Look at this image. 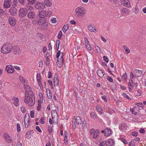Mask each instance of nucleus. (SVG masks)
Instances as JSON below:
<instances>
[{"instance_id":"nucleus-53","label":"nucleus","mask_w":146,"mask_h":146,"mask_svg":"<svg viewBox=\"0 0 146 146\" xmlns=\"http://www.w3.org/2000/svg\"><path fill=\"white\" fill-rule=\"evenodd\" d=\"M60 42L59 40L56 41V48L58 50L59 48Z\"/></svg>"},{"instance_id":"nucleus-43","label":"nucleus","mask_w":146,"mask_h":146,"mask_svg":"<svg viewBox=\"0 0 146 146\" xmlns=\"http://www.w3.org/2000/svg\"><path fill=\"white\" fill-rule=\"evenodd\" d=\"M120 140L124 144H127V141L125 139L121 138L120 139Z\"/></svg>"},{"instance_id":"nucleus-12","label":"nucleus","mask_w":146,"mask_h":146,"mask_svg":"<svg viewBox=\"0 0 146 146\" xmlns=\"http://www.w3.org/2000/svg\"><path fill=\"white\" fill-rule=\"evenodd\" d=\"M5 70L8 73H13L14 71V68L10 65L6 66Z\"/></svg>"},{"instance_id":"nucleus-6","label":"nucleus","mask_w":146,"mask_h":146,"mask_svg":"<svg viewBox=\"0 0 146 146\" xmlns=\"http://www.w3.org/2000/svg\"><path fill=\"white\" fill-rule=\"evenodd\" d=\"M73 126L75 127L76 125L79 126H80L81 124V120L79 116H77L76 117V119H74V120H73Z\"/></svg>"},{"instance_id":"nucleus-36","label":"nucleus","mask_w":146,"mask_h":146,"mask_svg":"<svg viewBox=\"0 0 146 146\" xmlns=\"http://www.w3.org/2000/svg\"><path fill=\"white\" fill-rule=\"evenodd\" d=\"M56 21L57 20L56 18L54 17L52 18L50 20V22L52 23H56Z\"/></svg>"},{"instance_id":"nucleus-15","label":"nucleus","mask_w":146,"mask_h":146,"mask_svg":"<svg viewBox=\"0 0 146 146\" xmlns=\"http://www.w3.org/2000/svg\"><path fill=\"white\" fill-rule=\"evenodd\" d=\"M24 87L25 89L26 90L25 95L26 93H27V95L32 94V92H31V89L29 85L27 84H25L24 85Z\"/></svg>"},{"instance_id":"nucleus-16","label":"nucleus","mask_w":146,"mask_h":146,"mask_svg":"<svg viewBox=\"0 0 146 146\" xmlns=\"http://www.w3.org/2000/svg\"><path fill=\"white\" fill-rule=\"evenodd\" d=\"M17 11V9L14 7H11L9 10L11 15L14 16L16 15Z\"/></svg>"},{"instance_id":"nucleus-37","label":"nucleus","mask_w":146,"mask_h":146,"mask_svg":"<svg viewBox=\"0 0 146 146\" xmlns=\"http://www.w3.org/2000/svg\"><path fill=\"white\" fill-rule=\"evenodd\" d=\"M29 4L32 5L36 1V0H27Z\"/></svg>"},{"instance_id":"nucleus-35","label":"nucleus","mask_w":146,"mask_h":146,"mask_svg":"<svg viewBox=\"0 0 146 146\" xmlns=\"http://www.w3.org/2000/svg\"><path fill=\"white\" fill-rule=\"evenodd\" d=\"M105 145L107 146L106 141H101L100 143V146H104Z\"/></svg>"},{"instance_id":"nucleus-20","label":"nucleus","mask_w":146,"mask_h":146,"mask_svg":"<svg viewBox=\"0 0 146 146\" xmlns=\"http://www.w3.org/2000/svg\"><path fill=\"white\" fill-rule=\"evenodd\" d=\"M38 16L41 18H44L46 15V12L44 10H42L39 12L38 15Z\"/></svg>"},{"instance_id":"nucleus-2","label":"nucleus","mask_w":146,"mask_h":146,"mask_svg":"<svg viewBox=\"0 0 146 146\" xmlns=\"http://www.w3.org/2000/svg\"><path fill=\"white\" fill-rule=\"evenodd\" d=\"M75 16L76 17L84 16L86 14V9L83 7H78L76 8L75 10Z\"/></svg>"},{"instance_id":"nucleus-64","label":"nucleus","mask_w":146,"mask_h":146,"mask_svg":"<svg viewBox=\"0 0 146 146\" xmlns=\"http://www.w3.org/2000/svg\"><path fill=\"white\" fill-rule=\"evenodd\" d=\"M139 131L140 133L142 134H144L145 133V131L143 129H141Z\"/></svg>"},{"instance_id":"nucleus-55","label":"nucleus","mask_w":146,"mask_h":146,"mask_svg":"<svg viewBox=\"0 0 146 146\" xmlns=\"http://www.w3.org/2000/svg\"><path fill=\"white\" fill-rule=\"evenodd\" d=\"M5 12L4 11L0 8V15H4Z\"/></svg>"},{"instance_id":"nucleus-23","label":"nucleus","mask_w":146,"mask_h":146,"mask_svg":"<svg viewBox=\"0 0 146 146\" xmlns=\"http://www.w3.org/2000/svg\"><path fill=\"white\" fill-rule=\"evenodd\" d=\"M64 143H66L68 141V132L66 131H64Z\"/></svg>"},{"instance_id":"nucleus-18","label":"nucleus","mask_w":146,"mask_h":146,"mask_svg":"<svg viewBox=\"0 0 146 146\" xmlns=\"http://www.w3.org/2000/svg\"><path fill=\"white\" fill-rule=\"evenodd\" d=\"M94 135L93 136V138L95 139L98 138V136L99 135V130L97 129L95 131L94 129H92V133H94Z\"/></svg>"},{"instance_id":"nucleus-59","label":"nucleus","mask_w":146,"mask_h":146,"mask_svg":"<svg viewBox=\"0 0 146 146\" xmlns=\"http://www.w3.org/2000/svg\"><path fill=\"white\" fill-rule=\"evenodd\" d=\"M37 80H41V78L40 77V74H38L36 76Z\"/></svg>"},{"instance_id":"nucleus-25","label":"nucleus","mask_w":146,"mask_h":146,"mask_svg":"<svg viewBox=\"0 0 146 146\" xmlns=\"http://www.w3.org/2000/svg\"><path fill=\"white\" fill-rule=\"evenodd\" d=\"M13 100L14 101V104L17 107L18 106H19V99L17 98H13Z\"/></svg>"},{"instance_id":"nucleus-41","label":"nucleus","mask_w":146,"mask_h":146,"mask_svg":"<svg viewBox=\"0 0 146 146\" xmlns=\"http://www.w3.org/2000/svg\"><path fill=\"white\" fill-rule=\"evenodd\" d=\"M137 106L139 107L143 108V105L142 103L141 102H139L137 103Z\"/></svg>"},{"instance_id":"nucleus-62","label":"nucleus","mask_w":146,"mask_h":146,"mask_svg":"<svg viewBox=\"0 0 146 146\" xmlns=\"http://www.w3.org/2000/svg\"><path fill=\"white\" fill-rule=\"evenodd\" d=\"M127 74L126 73L123 74V75L122 78L123 79H124V80H125L127 78Z\"/></svg>"},{"instance_id":"nucleus-60","label":"nucleus","mask_w":146,"mask_h":146,"mask_svg":"<svg viewBox=\"0 0 146 146\" xmlns=\"http://www.w3.org/2000/svg\"><path fill=\"white\" fill-rule=\"evenodd\" d=\"M103 59L105 62L108 63V58L105 56H104L103 57Z\"/></svg>"},{"instance_id":"nucleus-49","label":"nucleus","mask_w":146,"mask_h":146,"mask_svg":"<svg viewBox=\"0 0 146 146\" xmlns=\"http://www.w3.org/2000/svg\"><path fill=\"white\" fill-rule=\"evenodd\" d=\"M106 78L110 82H113V79L110 77L109 76H107V77Z\"/></svg>"},{"instance_id":"nucleus-9","label":"nucleus","mask_w":146,"mask_h":146,"mask_svg":"<svg viewBox=\"0 0 146 146\" xmlns=\"http://www.w3.org/2000/svg\"><path fill=\"white\" fill-rule=\"evenodd\" d=\"M29 116L28 114H26L24 117V123L26 128L28 127L29 124Z\"/></svg>"},{"instance_id":"nucleus-63","label":"nucleus","mask_w":146,"mask_h":146,"mask_svg":"<svg viewBox=\"0 0 146 146\" xmlns=\"http://www.w3.org/2000/svg\"><path fill=\"white\" fill-rule=\"evenodd\" d=\"M52 12L50 11H48L47 12V13L46 15L47 16H50L52 14Z\"/></svg>"},{"instance_id":"nucleus-54","label":"nucleus","mask_w":146,"mask_h":146,"mask_svg":"<svg viewBox=\"0 0 146 146\" xmlns=\"http://www.w3.org/2000/svg\"><path fill=\"white\" fill-rule=\"evenodd\" d=\"M131 134L134 137H137L138 135L136 131L132 132Z\"/></svg>"},{"instance_id":"nucleus-57","label":"nucleus","mask_w":146,"mask_h":146,"mask_svg":"<svg viewBox=\"0 0 146 146\" xmlns=\"http://www.w3.org/2000/svg\"><path fill=\"white\" fill-rule=\"evenodd\" d=\"M98 29H95L94 27H92V32L96 33L98 31Z\"/></svg>"},{"instance_id":"nucleus-4","label":"nucleus","mask_w":146,"mask_h":146,"mask_svg":"<svg viewBox=\"0 0 146 146\" xmlns=\"http://www.w3.org/2000/svg\"><path fill=\"white\" fill-rule=\"evenodd\" d=\"M12 49V45L10 44L7 43L4 44L2 46L1 51L3 53H8L11 51Z\"/></svg>"},{"instance_id":"nucleus-17","label":"nucleus","mask_w":146,"mask_h":146,"mask_svg":"<svg viewBox=\"0 0 146 146\" xmlns=\"http://www.w3.org/2000/svg\"><path fill=\"white\" fill-rule=\"evenodd\" d=\"M11 0H5L4 2V7L5 8H8L11 6Z\"/></svg>"},{"instance_id":"nucleus-21","label":"nucleus","mask_w":146,"mask_h":146,"mask_svg":"<svg viewBox=\"0 0 146 146\" xmlns=\"http://www.w3.org/2000/svg\"><path fill=\"white\" fill-rule=\"evenodd\" d=\"M111 132V130L109 128H106L105 129V133L104 134V135L105 136H108L110 135Z\"/></svg>"},{"instance_id":"nucleus-19","label":"nucleus","mask_w":146,"mask_h":146,"mask_svg":"<svg viewBox=\"0 0 146 146\" xmlns=\"http://www.w3.org/2000/svg\"><path fill=\"white\" fill-rule=\"evenodd\" d=\"M119 128L120 130L125 131V130L127 128V126L126 124L124 123H121L119 125Z\"/></svg>"},{"instance_id":"nucleus-44","label":"nucleus","mask_w":146,"mask_h":146,"mask_svg":"<svg viewBox=\"0 0 146 146\" xmlns=\"http://www.w3.org/2000/svg\"><path fill=\"white\" fill-rule=\"evenodd\" d=\"M41 108V104L38 102V106L37 107V110L38 111H40Z\"/></svg>"},{"instance_id":"nucleus-40","label":"nucleus","mask_w":146,"mask_h":146,"mask_svg":"<svg viewBox=\"0 0 146 146\" xmlns=\"http://www.w3.org/2000/svg\"><path fill=\"white\" fill-rule=\"evenodd\" d=\"M47 95L48 98L49 99H51V98L52 95L51 93L50 92V91L49 90L48 92L47 91Z\"/></svg>"},{"instance_id":"nucleus-34","label":"nucleus","mask_w":146,"mask_h":146,"mask_svg":"<svg viewBox=\"0 0 146 146\" xmlns=\"http://www.w3.org/2000/svg\"><path fill=\"white\" fill-rule=\"evenodd\" d=\"M68 28V26L67 25H65L62 29L63 31L65 33Z\"/></svg>"},{"instance_id":"nucleus-27","label":"nucleus","mask_w":146,"mask_h":146,"mask_svg":"<svg viewBox=\"0 0 146 146\" xmlns=\"http://www.w3.org/2000/svg\"><path fill=\"white\" fill-rule=\"evenodd\" d=\"M97 72L98 75L100 77H102L104 76V73L101 70H98Z\"/></svg>"},{"instance_id":"nucleus-7","label":"nucleus","mask_w":146,"mask_h":146,"mask_svg":"<svg viewBox=\"0 0 146 146\" xmlns=\"http://www.w3.org/2000/svg\"><path fill=\"white\" fill-rule=\"evenodd\" d=\"M35 8L37 9H44L45 7V5L43 2H37L35 4Z\"/></svg>"},{"instance_id":"nucleus-52","label":"nucleus","mask_w":146,"mask_h":146,"mask_svg":"<svg viewBox=\"0 0 146 146\" xmlns=\"http://www.w3.org/2000/svg\"><path fill=\"white\" fill-rule=\"evenodd\" d=\"M129 146H135V142L133 141H131L130 143H129Z\"/></svg>"},{"instance_id":"nucleus-32","label":"nucleus","mask_w":146,"mask_h":146,"mask_svg":"<svg viewBox=\"0 0 146 146\" xmlns=\"http://www.w3.org/2000/svg\"><path fill=\"white\" fill-rule=\"evenodd\" d=\"M96 109L100 113H102V111L101 107L100 106H97L96 107Z\"/></svg>"},{"instance_id":"nucleus-10","label":"nucleus","mask_w":146,"mask_h":146,"mask_svg":"<svg viewBox=\"0 0 146 146\" xmlns=\"http://www.w3.org/2000/svg\"><path fill=\"white\" fill-rule=\"evenodd\" d=\"M8 21L10 24L12 26H14L16 23V20L14 17H10Z\"/></svg>"},{"instance_id":"nucleus-48","label":"nucleus","mask_w":146,"mask_h":146,"mask_svg":"<svg viewBox=\"0 0 146 146\" xmlns=\"http://www.w3.org/2000/svg\"><path fill=\"white\" fill-rule=\"evenodd\" d=\"M133 81L132 80H129V82L128 83V85L129 86H133L132 84H133Z\"/></svg>"},{"instance_id":"nucleus-1","label":"nucleus","mask_w":146,"mask_h":146,"mask_svg":"<svg viewBox=\"0 0 146 146\" xmlns=\"http://www.w3.org/2000/svg\"><path fill=\"white\" fill-rule=\"evenodd\" d=\"M24 102L25 103L28 104L29 106H33L35 104V98L33 97V96L31 94H29L27 95V93H26L25 96Z\"/></svg>"},{"instance_id":"nucleus-8","label":"nucleus","mask_w":146,"mask_h":146,"mask_svg":"<svg viewBox=\"0 0 146 146\" xmlns=\"http://www.w3.org/2000/svg\"><path fill=\"white\" fill-rule=\"evenodd\" d=\"M19 17L21 18H22L25 17L27 13V9L25 8H22L20 9Z\"/></svg>"},{"instance_id":"nucleus-14","label":"nucleus","mask_w":146,"mask_h":146,"mask_svg":"<svg viewBox=\"0 0 146 146\" xmlns=\"http://www.w3.org/2000/svg\"><path fill=\"white\" fill-rule=\"evenodd\" d=\"M106 141L107 146H114L115 141L112 139H110Z\"/></svg>"},{"instance_id":"nucleus-50","label":"nucleus","mask_w":146,"mask_h":146,"mask_svg":"<svg viewBox=\"0 0 146 146\" xmlns=\"http://www.w3.org/2000/svg\"><path fill=\"white\" fill-rule=\"evenodd\" d=\"M44 119V118L43 117H41L40 120V123L42 124H44L45 123Z\"/></svg>"},{"instance_id":"nucleus-56","label":"nucleus","mask_w":146,"mask_h":146,"mask_svg":"<svg viewBox=\"0 0 146 146\" xmlns=\"http://www.w3.org/2000/svg\"><path fill=\"white\" fill-rule=\"evenodd\" d=\"M34 113L35 112L34 111H31L30 115L31 116L32 118H33L34 117Z\"/></svg>"},{"instance_id":"nucleus-46","label":"nucleus","mask_w":146,"mask_h":146,"mask_svg":"<svg viewBox=\"0 0 146 146\" xmlns=\"http://www.w3.org/2000/svg\"><path fill=\"white\" fill-rule=\"evenodd\" d=\"M17 131L18 132H19L21 131V129H20V125L19 123L17 124Z\"/></svg>"},{"instance_id":"nucleus-26","label":"nucleus","mask_w":146,"mask_h":146,"mask_svg":"<svg viewBox=\"0 0 146 146\" xmlns=\"http://www.w3.org/2000/svg\"><path fill=\"white\" fill-rule=\"evenodd\" d=\"M35 13L33 11L29 12L28 14V17L30 19H32L34 18Z\"/></svg>"},{"instance_id":"nucleus-13","label":"nucleus","mask_w":146,"mask_h":146,"mask_svg":"<svg viewBox=\"0 0 146 146\" xmlns=\"http://www.w3.org/2000/svg\"><path fill=\"white\" fill-rule=\"evenodd\" d=\"M121 2L123 5L126 7H130L131 5L129 0H120Z\"/></svg>"},{"instance_id":"nucleus-24","label":"nucleus","mask_w":146,"mask_h":146,"mask_svg":"<svg viewBox=\"0 0 146 146\" xmlns=\"http://www.w3.org/2000/svg\"><path fill=\"white\" fill-rule=\"evenodd\" d=\"M44 5L48 7H50L52 5L51 0H45L44 2Z\"/></svg>"},{"instance_id":"nucleus-5","label":"nucleus","mask_w":146,"mask_h":146,"mask_svg":"<svg viewBox=\"0 0 146 146\" xmlns=\"http://www.w3.org/2000/svg\"><path fill=\"white\" fill-rule=\"evenodd\" d=\"M37 23L42 28L44 29H46L47 28L48 23L44 18L39 19Z\"/></svg>"},{"instance_id":"nucleus-31","label":"nucleus","mask_w":146,"mask_h":146,"mask_svg":"<svg viewBox=\"0 0 146 146\" xmlns=\"http://www.w3.org/2000/svg\"><path fill=\"white\" fill-rule=\"evenodd\" d=\"M51 115L52 118L53 119L57 115V112L55 110H52V111Z\"/></svg>"},{"instance_id":"nucleus-58","label":"nucleus","mask_w":146,"mask_h":146,"mask_svg":"<svg viewBox=\"0 0 146 146\" xmlns=\"http://www.w3.org/2000/svg\"><path fill=\"white\" fill-rule=\"evenodd\" d=\"M62 36V32L61 31H60L58 34V38L59 39H60L61 38Z\"/></svg>"},{"instance_id":"nucleus-61","label":"nucleus","mask_w":146,"mask_h":146,"mask_svg":"<svg viewBox=\"0 0 146 146\" xmlns=\"http://www.w3.org/2000/svg\"><path fill=\"white\" fill-rule=\"evenodd\" d=\"M139 11V10L138 7H135V14L138 13Z\"/></svg>"},{"instance_id":"nucleus-39","label":"nucleus","mask_w":146,"mask_h":146,"mask_svg":"<svg viewBox=\"0 0 146 146\" xmlns=\"http://www.w3.org/2000/svg\"><path fill=\"white\" fill-rule=\"evenodd\" d=\"M110 2L112 3H115V5H116L117 6V4L119 2L118 0H110Z\"/></svg>"},{"instance_id":"nucleus-3","label":"nucleus","mask_w":146,"mask_h":146,"mask_svg":"<svg viewBox=\"0 0 146 146\" xmlns=\"http://www.w3.org/2000/svg\"><path fill=\"white\" fill-rule=\"evenodd\" d=\"M56 58L58 59L56 62L57 65L59 68L61 67L63 61V53L59 50L56 53Z\"/></svg>"},{"instance_id":"nucleus-51","label":"nucleus","mask_w":146,"mask_h":146,"mask_svg":"<svg viewBox=\"0 0 146 146\" xmlns=\"http://www.w3.org/2000/svg\"><path fill=\"white\" fill-rule=\"evenodd\" d=\"M46 66H49L50 64V61L49 60V58H46Z\"/></svg>"},{"instance_id":"nucleus-38","label":"nucleus","mask_w":146,"mask_h":146,"mask_svg":"<svg viewBox=\"0 0 146 146\" xmlns=\"http://www.w3.org/2000/svg\"><path fill=\"white\" fill-rule=\"evenodd\" d=\"M53 126L52 125H49L48 127V130L49 133H51L52 131V129Z\"/></svg>"},{"instance_id":"nucleus-11","label":"nucleus","mask_w":146,"mask_h":146,"mask_svg":"<svg viewBox=\"0 0 146 146\" xmlns=\"http://www.w3.org/2000/svg\"><path fill=\"white\" fill-rule=\"evenodd\" d=\"M3 136L6 141L8 143H10L12 142V139L8 133H5Z\"/></svg>"},{"instance_id":"nucleus-42","label":"nucleus","mask_w":146,"mask_h":146,"mask_svg":"<svg viewBox=\"0 0 146 146\" xmlns=\"http://www.w3.org/2000/svg\"><path fill=\"white\" fill-rule=\"evenodd\" d=\"M95 48L96 50L97 51V52L100 53L101 52L100 48L97 46H95Z\"/></svg>"},{"instance_id":"nucleus-22","label":"nucleus","mask_w":146,"mask_h":146,"mask_svg":"<svg viewBox=\"0 0 146 146\" xmlns=\"http://www.w3.org/2000/svg\"><path fill=\"white\" fill-rule=\"evenodd\" d=\"M54 85L55 86H57L59 84V81L57 75H55L54 77Z\"/></svg>"},{"instance_id":"nucleus-28","label":"nucleus","mask_w":146,"mask_h":146,"mask_svg":"<svg viewBox=\"0 0 146 146\" xmlns=\"http://www.w3.org/2000/svg\"><path fill=\"white\" fill-rule=\"evenodd\" d=\"M12 49L13 50L15 54H18L19 52V49L18 47L17 46H14L13 47Z\"/></svg>"},{"instance_id":"nucleus-47","label":"nucleus","mask_w":146,"mask_h":146,"mask_svg":"<svg viewBox=\"0 0 146 146\" xmlns=\"http://www.w3.org/2000/svg\"><path fill=\"white\" fill-rule=\"evenodd\" d=\"M19 78L22 83H25V79H24V78L23 77H22L21 76H19Z\"/></svg>"},{"instance_id":"nucleus-29","label":"nucleus","mask_w":146,"mask_h":146,"mask_svg":"<svg viewBox=\"0 0 146 146\" xmlns=\"http://www.w3.org/2000/svg\"><path fill=\"white\" fill-rule=\"evenodd\" d=\"M136 75L137 77H140L142 74V72L139 70H136Z\"/></svg>"},{"instance_id":"nucleus-30","label":"nucleus","mask_w":146,"mask_h":146,"mask_svg":"<svg viewBox=\"0 0 146 146\" xmlns=\"http://www.w3.org/2000/svg\"><path fill=\"white\" fill-rule=\"evenodd\" d=\"M122 13H121V14L124 15V14L127 13L128 12V9L125 8H123L122 10Z\"/></svg>"},{"instance_id":"nucleus-33","label":"nucleus","mask_w":146,"mask_h":146,"mask_svg":"<svg viewBox=\"0 0 146 146\" xmlns=\"http://www.w3.org/2000/svg\"><path fill=\"white\" fill-rule=\"evenodd\" d=\"M85 45L88 50L90 51L91 50V47L90 45L88 43L86 42Z\"/></svg>"},{"instance_id":"nucleus-45","label":"nucleus","mask_w":146,"mask_h":146,"mask_svg":"<svg viewBox=\"0 0 146 146\" xmlns=\"http://www.w3.org/2000/svg\"><path fill=\"white\" fill-rule=\"evenodd\" d=\"M123 96V97H124V98H126L128 100H131V98H129L128 96V95L126 94L125 93H123V95H122Z\"/></svg>"}]
</instances>
